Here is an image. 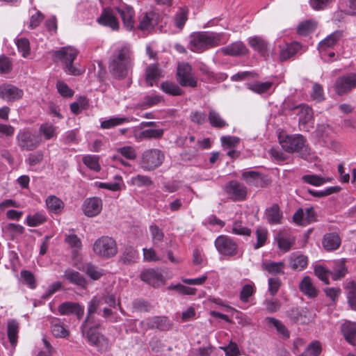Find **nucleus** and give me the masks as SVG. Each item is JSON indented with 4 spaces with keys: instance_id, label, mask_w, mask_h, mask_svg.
<instances>
[{
    "instance_id": "f257e3e1",
    "label": "nucleus",
    "mask_w": 356,
    "mask_h": 356,
    "mask_svg": "<svg viewBox=\"0 0 356 356\" xmlns=\"http://www.w3.org/2000/svg\"><path fill=\"white\" fill-rule=\"evenodd\" d=\"M133 61L131 51L127 45L118 47L110 57L108 69L111 74L116 79L126 78L131 71Z\"/></svg>"
},
{
    "instance_id": "f03ea898",
    "label": "nucleus",
    "mask_w": 356,
    "mask_h": 356,
    "mask_svg": "<svg viewBox=\"0 0 356 356\" xmlns=\"http://www.w3.org/2000/svg\"><path fill=\"white\" fill-rule=\"evenodd\" d=\"M278 140L282 149L288 153L297 152L302 158L310 154V148L307 140L300 134H287L281 131L278 134Z\"/></svg>"
},
{
    "instance_id": "7ed1b4c3",
    "label": "nucleus",
    "mask_w": 356,
    "mask_h": 356,
    "mask_svg": "<svg viewBox=\"0 0 356 356\" xmlns=\"http://www.w3.org/2000/svg\"><path fill=\"white\" fill-rule=\"evenodd\" d=\"M79 51L72 47L67 46L61 47L53 54L54 60L62 61L65 65V71L70 75L78 76L81 74L84 70L73 65V61L76 59Z\"/></svg>"
},
{
    "instance_id": "20e7f679",
    "label": "nucleus",
    "mask_w": 356,
    "mask_h": 356,
    "mask_svg": "<svg viewBox=\"0 0 356 356\" xmlns=\"http://www.w3.org/2000/svg\"><path fill=\"white\" fill-rule=\"evenodd\" d=\"M189 49L193 51H202L218 44L220 38L213 33L200 32L191 35Z\"/></svg>"
},
{
    "instance_id": "39448f33",
    "label": "nucleus",
    "mask_w": 356,
    "mask_h": 356,
    "mask_svg": "<svg viewBox=\"0 0 356 356\" xmlns=\"http://www.w3.org/2000/svg\"><path fill=\"white\" fill-rule=\"evenodd\" d=\"M165 159L164 153L159 149L145 150L140 160V167L145 171H152L162 165Z\"/></svg>"
},
{
    "instance_id": "423d86ee",
    "label": "nucleus",
    "mask_w": 356,
    "mask_h": 356,
    "mask_svg": "<svg viewBox=\"0 0 356 356\" xmlns=\"http://www.w3.org/2000/svg\"><path fill=\"white\" fill-rule=\"evenodd\" d=\"M100 326V323H97L94 325H90L88 329L81 330V332L83 337L87 339L88 342L102 353L107 349L108 340L104 335L97 332Z\"/></svg>"
},
{
    "instance_id": "0eeeda50",
    "label": "nucleus",
    "mask_w": 356,
    "mask_h": 356,
    "mask_svg": "<svg viewBox=\"0 0 356 356\" xmlns=\"http://www.w3.org/2000/svg\"><path fill=\"white\" fill-rule=\"evenodd\" d=\"M93 250L97 256L106 259L115 256L118 252L115 241L108 236H102L96 240Z\"/></svg>"
},
{
    "instance_id": "6e6552de",
    "label": "nucleus",
    "mask_w": 356,
    "mask_h": 356,
    "mask_svg": "<svg viewBox=\"0 0 356 356\" xmlns=\"http://www.w3.org/2000/svg\"><path fill=\"white\" fill-rule=\"evenodd\" d=\"M41 138L29 129L20 130L16 136L18 147L22 150L33 151L36 149L40 143Z\"/></svg>"
},
{
    "instance_id": "1a4fd4ad",
    "label": "nucleus",
    "mask_w": 356,
    "mask_h": 356,
    "mask_svg": "<svg viewBox=\"0 0 356 356\" xmlns=\"http://www.w3.org/2000/svg\"><path fill=\"white\" fill-rule=\"evenodd\" d=\"M214 245L218 252L224 256L234 257L238 252L237 243L225 235L218 236L214 241Z\"/></svg>"
},
{
    "instance_id": "9d476101",
    "label": "nucleus",
    "mask_w": 356,
    "mask_h": 356,
    "mask_svg": "<svg viewBox=\"0 0 356 356\" xmlns=\"http://www.w3.org/2000/svg\"><path fill=\"white\" fill-rule=\"evenodd\" d=\"M177 76L181 86L191 88L197 86V79L194 77L192 67L188 63H183L178 65Z\"/></svg>"
},
{
    "instance_id": "9b49d317",
    "label": "nucleus",
    "mask_w": 356,
    "mask_h": 356,
    "mask_svg": "<svg viewBox=\"0 0 356 356\" xmlns=\"http://www.w3.org/2000/svg\"><path fill=\"white\" fill-rule=\"evenodd\" d=\"M356 87V74L350 73L339 77L335 82V90L339 95L349 92Z\"/></svg>"
},
{
    "instance_id": "f8f14e48",
    "label": "nucleus",
    "mask_w": 356,
    "mask_h": 356,
    "mask_svg": "<svg viewBox=\"0 0 356 356\" xmlns=\"http://www.w3.org/2000/svg\"><path fill=\"white\" fill-rule=\"evenodd\" d=\"M225 191L234 201L244 200L247 195V188L237 181H231L225 186Z\"/></svg>"
},
{
    "instance_id": "ddd939ff",
    "label": "nucleus",
    "mask_w": 356,
    "mask_h": 356,
    "mask_svg": "<svg viewBox=\"0 0 356 356\" xmlns=\"http://www.w3.org/2000/svg\"><path fill=\"white\" fill-rule=\"evenodd\" d=\"M248 44L261 56L267 60L269 58L270 50L269 43L262 37L253 36L248 38Z\"/></svg>"
},
{
    "instance_id": "4468645a",
    "label": "nucleus",
    "mask_w": 356,
    "mask_h": 356,
    "mask_svg": "<svg viewBox=\"0 0 356 356\" xmlns=\"http://www.w3.org/2000/svg\"><path fill=\"white\" fill-rule=\"evenodd\" d=\"M140 279L153 287H159L165 282L163 274L154 268H149L140 273Z\"/></svg>"
},
{
    "instance_id": "2eb2a0df",
    "label": "nucleus",
    "mask_w": 356,
    "mask_h": 356,
    "mask_svg": "<svg viewBox=\"0 0 356 356\" xmlns=\"http://www.w3.org/2000/svg\"><path fill=\"white\" fill-rule=\"evenodd\" d=\"M60 315L75 314L78 319H81L84 314V307L78 302H64L58 307Z\"/></svg>"
},
{
    "instance_id": "dca6fc26",
    "label": "nucleus",
    "mask_w": 356,
    "mask_h": 356,
    "mask_svg": "<svg viewBox=\"0 0 356 356\" xmlns=\"http://www.w3.org/2000/svg\"><path fill=\"white\" fill-rule=\"evenodd\" d=\"M102 209V201L97 197L86 199L83 204V213L88 217H94L98 215Z\"/></svg>"
},
{
    "instance_id": "f3484780",
    "label": "nucleus",
    "mask_w": 356,
    "mask_h": 356,
    "mask_svg": "<svg viewBox=\"0 0 356 356\" xmlns=\"http://www.w3.org/2000/svg\"><path fill=\"white\" fill-rule=\"evenodd\" d=\"M24 92L17 87L3 84L0 86V97L7 101H15L22 97Z\"/></svg>"
},
{
    "instance_id": "a211bd4d",
    "label": "nucleus",
    "mask_w": 356,
    "mask_h": 356,
    "mask_svg": "<svg viewBox=\"0 0 356 356\" xmlns=\"http://www.w3.org/2000/svg\"><path fill=\"white\" fill-rule=\"evenodd\" d=\"M146 325L149 329L168 331L172 329V323L166 316H153L146 320Z\"/></svg>"
},
{
    "instance_id": "6ab92c4d",
    "label": "nucleus",
    "mask_w": 356,
    "mask_h": 356,
    "mask_svg": "<svg viewBox=\"0 0 356 356\" xmlns=\"http://www.w3.org/2000/svg\"><path fill=\"white\" fill-rule=\"evenodd\" d=\"M159 14L155 12L145 13L140 20L138 29L141 31H150L159 22Z\"/></svg>"
},
{
    "instance_id": "aec40b11",
    "label": "nucleus",
    "mask_w": 356,
    "mask_h": 356,
    "mask_svg": "<svg viewBox=\"0 0 356 356\" xmlns=\"http://www.w3.org/2000/svg\"><path fill=\"white\" fill-rule=\"evenodd\" d=\"M332 131L328 125L318 126L316 130V136L321 140L325 146L336 148L337 143L332 139Z\"/></svg>"
},
{
    "instance_id": "412c9836",
    "label": "nucleus",
    "mask_w": 356,
    "mask_h": 356,
    "mask_svg": "<svg viewBox=\"0 0 356 356\" xmlns=\"http://www.w3.org/2000/svg\"><path fill=\"white\" fill-rule=\"evenodd\" d=\"M221 52L226 56H239L248 53V49L241 41L233 42L221 48Z\"/></svg>"
},
{
    "instance_id": "4be33fe9",
    "label": "nucleus",
    "mask_w": 356,
    "mask_h": 356,
    "mask_svg": "<svg viewBox=\"0 0 356 356\" xmlns=\"http://www.w3.org/2000/svg\"><path fill=\"white\" fill-rule=\"evenodd\" d=\"M342 36L343 32L341 31H336L320 42L318 49L322 56H325L326 49L334 46L341 39Z\"/></svg>"
},
{
    "instance_id": "5701e85b",
    "label": "nucleus",
    "mask_w": 356,
    "mask_h": 356,
    "mask_svg": "<svg viewBox=\"0 0 356 356\" xmlns=\"http://www.w3.org/2000/svg\"><path fill=\"white\" fill-rule=\"evenodd\" d=\"M341 330L346 341L353 345H356V323L345 321L341 326Z\"/></svg>"
},
{
    "instance_id": "b1692460",
    "label": "nucleus",
    "mask_w": 356,
    "mask_h": 356,
    "mask_svg": "<svg viewBox=\"0 0 356 356\" xmlns=\"http://www.w3.org/2000/svg\"><path fill=\"white\" fill-rule=\"evenodd\" d=\"M98 23L102 25L111 27L113 30L119 29V23L117 18L109 9H104L100 17L97 19Z\"/></svg>"
},
{
    "instance_id": "393cba45",
    "label": "nucleus",
    "mask_w": 356,
    "mask_h": 356,
    "mask_svg": "<svg viewBox=\"0 0 356 356\" xmlns=\"http://www.w3.org/2000/svg\"><path fill=\"white\" fill-rule=\"evenodd\" d=\"M322 243L325 250L327 251L335 250L341 245V238L337 233H327L324 235Z\"/></svg>"
},
{
    "instance_id": "a878e982",
    "label": "nucleus",
    "mask_w": 356,
    "mask_h": 356,
    "mask_svg": "<svg viewBox=\"0 0 356 356\" xmlns=\"http://www.w3.org/2000/svg\"><path fill=\"white\" fill-rule=\"evenodd\" d=\"M301 47V44L298 42H293L290 44H287L280 51V61L284 62L289 60L300 49Z\"/></svg>"
},
{
    "instance_id": "bb28decb",
    "label": "nucleus",
    "mask_w": 356,
    "mask_h": 356,
    "mask_svg": "<svg viewBox=\"0 0 356 356\" xmlns=\"http://www.w3.org/2000/svg\"><path fill=\"white\" fill-rule=\"evenodd\" d=\"M300 291L310 298H314L318 296V290L314 286L311 278L305 276L299 284Z\"/></svg>"
},
{
    "instance_id": "cd10ccee",
    "label": "nucleus",
    "mask_w": 356,
    "mask_h": 356,
    "mask_svg": "<svg viewBox=\"0 0 356 356\" xmlns=\"http://www.w3.org/2000/svg\"><path fill=\"white\" fill-rule=\"evenodd\" d=\"M265 218L268 222L274 225L281 223L282 213L277 204L267 208L265 211Z\"/></svg>"
},
{
    "instance_id": "c85d7f7f",
    "label": "nucleus",
    "mask_w": 356,
    "mask_h": 356,
    "mask_svg": "<svg viewBox=\"0 0 356 356\" xmlns=\"http://www.w3.org/2000/svg\"><path fill=\"white\" fill-rule=\"evenodd\" d=\"M118 13L122 17L124 27L131 31L134 28V11L132 8L125 7L124 8H117Z\"/></svg>"
},
{
    "instance_id": "c756f323",
    "label": "nucleus",
    "mask_w": 356,
    "mask_h": 356,
    "mask_svg": "<svg viewBox=\"0 0 356 356\" xmlns=\"http://www.w3.org/2000/svg\"><path fill=\"white\" fill-rule=\"evenodd\" d=\"M46 205L48 210L55 214L60 213L63 208V202L55 195H49L46 200Z\"/></svg>"
},
{
    "instance_id": "7c9ffc66",
    "label": "nucleus",
    "mask_w": 356,
    "mask_h": 356,
    "mask_svg": "<svg viewBox=\"0 0 356 356\" xmlns=\"http://www.w3.org/2000/svg\"><path fill=\"white\" fill-rule=\"evenodd\" d=\"M163 134V131L161 129H149L140 131L135 134V138L138 142L143 140L159 138Z\"/></svg>"
},
{
    "instance_id": "2f4dec72",
    "label": "nucleus",
    "mask_w": 356,
    "mask_h": 356,
    "mask_svg": "<svg viewBox=\"0 0 356 356\" xmlns=\"http://www.w3.org/2000/svg\"><path fill=\"white\" fill-rule=\"evenodd\" d=\"M19 328V323L16 320L11 319L8 321L7 334L13 346L17 342Z\"/></svg>"
},
{
    "instance_id": "473e14b6",
    "label": "nucleus",
    "mask_w": 356,
    "mask_h": 356,
    "mask_svg": "<svg viewBox=\"0 0 356 356\" xmlns=\"http://www.w3.org/2000/svg\"><path fill=\"white\" fill-rule=\"evenodd\" d=\"M51 328L52 334L56 337L65 338L69 334V332L60 324L59 318H51Z\"/></svg>"
},
{
    "instance_id": "72a5a7b5",
    "label": "nucleus",
    "mask_w": 356,
    "mask_h": 356,
    "mask_svg": "<svg viewBox=\"0 0 356 356\" xmlns=\"http://www.w3.org/2000/svg\"><path fill=\"white\" fill-rule=\"evenodd\" d=\"M307 257L302 254H293L290 257V266L293 270H301L307 265Z\"/></svg>"
},
{
    "instance_id": "f704fd0d",
    "label": "nucleus",
    "mask_w": 356,
    "mask_h": 356,
    "mask_svg": "<svg viewBox=\"0 0 356 356\" xmlns=\"http://www.w3.org/2000/svg\"><path fill=\"white\" fill-rule=\"evenodd\" d=\"M85 272L91 279L94 280H99L103 275V270L91 263H87L79 268Z\"/></svg>"
},
{
    "instance_id": "c9c22d12",
    "label": "nucleus",
    "mask_w": 356,
    "mask_h": 356,
    "mask_svg": "<svg viewBox=\"0 0 356 356\" xmlns=\"http://www.w3.org/2000/svg\"><path fill=\"white\" fill-rule=\"evenodd\" d=\"M65 277L72 284H76L81 287H85L86 285L87 282L86 279L77 271H66L65 273Z\"/></svg>"
},
{
    "instance_id": "e433bc0d",
    "label": "nucleus",
    "mask_w": 356,
    "mask_h": 356,
    "mask_svg": "<svg viewBox=\"0 0 356 356\" xmlns=\"http://www.w3.org/2000/svg\"><path fill=\"white\" fill-rule=\"evenodd\" d=\"M317 23L313 19H308L299 24L297 28V32L300 35H307L314 31L316 29Z\"/></svg>"
},
{
    "instance_id": "4c0bfd02",
    "label": "nucleus",
    "mask_w": 356,
    "mask_h": 356,
    "mask_svg": "<svg viewBox=\"0 0 356 356\" xmlns=\"http://www.w3.org/2000/svg\"><path fill=\"white\" fill-rule=\"evenodd\" d=\"M40 138L44 137V140H48L56 136V127L50 123H43L39 128Z\"/></svg>"
},
{
    "instance_id": "58836bf2",
    "label": "nucleus",
    "mask_w": 356,
    "mask_h": 356,
    "mask_svg": "<svg viewBox=\"0 0 356 356\" xmlns=\"http://www.w3.org/2000/svg\"><path fill=\"white\" fill-rule=\"evenodd\" d=\"M138 252L131 246H127L121 256L120 261L124 264H130L136 261Z\"/></svg>"
},
{
    "instance_id": "ea45409f",
    "label": "nucleus",
    "mask_w": 356,
    "mask_h": 356,
    "mask_svg": "<svg viewBox=\"0 0 356 356\" xmlns=\"http://www.w3.org/2000/svg\"><path fill=\"white\" fill-rule=\"evenodd\" d=\"M241 177L246 183L254 186H257L259 182L261 180V174L252 170L243 172Z\"/></svg>"
},
{
    "instance_id": "a19ab883",
    "label": "nucleus",
    "mask_w": 356,
    "mask_h": 356,
    "mask_svg": "<svg viewBox=\"0 0 356 356\" xmlns=\"http://www.w3.org/2000/svg\"><path fill=\"white\" fill-rule=\"evenodd\" d=\"M272 85L273 83L270 81L255 82L248 84V88L257 94L261 95L267 92L272 87Z\"/></svg>"
},
{
    "instance_id": "79ce46f5",
    "label": "nucleus",
    "mask_w": 356,
    "mask_h": 356,
    "mask_svg": "<svg viewBox=\"0 0 356 356\" xmlns=\"http://www.w3.org/2000/svg\"><path fill=\"white\" fill-rule=\"evenodd\" d=\"M160 76V70L155 64L150 65L146 70V82L149 86H153V81Z\"/></svg>"
},
{
    "instance_id": "37998d69",
    "label": "nucleus",
    "mask_w": 356,
    "mask_h": 356,
    "mask_svg": "<svg viewBox=\"0 0 356 356\" xmlns=\"http://www.w3.org/2000/svg\"><path fill=\"white\" fill-rule=\"evenodd\" d=\"M284 264L283 262H268L263 265L264 270L270 274H284L283 268Z\"/></svg>"
},
{
    "instance_id": "c03bdc74",
    "label": "nucleus",
    "mask_w": 356,
    "mask_h": 356,
    "mask_svg": "<svg viewBox=\"0 0 356 356\" xmlns=\"http://www.w3.org/2000/svg\"><path fill=\"white\" fill-rule=\"evenodd\" d=\"M340 190L341 187L336 186L327 187V188L323 191H314L312 189H308L307 192L314 197H323L328 196L333 193H337L339 192Z\"/></svg>"
},
{
    "instance_id": "a18cd8bd",
    "label": "nucleus",
    "mask_w": 356,
    "mask_h": 356,
    "mask_svg": "<svg viewBox=\"0 0 356 356\" xmlns=\"http://www.w3.org/2000/svg\"><path fill=\"white\" fill-rule=\"evenodd\" d=\"M307 308H293L289 312V317L296 323H306V319H303V313H307Z\"/></svg>"
},
{
    "instance_id": "49530a36",
    "label": "nucleus",
    "mask_w": 356,
    "mask_h": 356,
    "mask_svg": "<svg viewBox=\"0 0 356 356\" xmlns=\"http://www.w3.org/2000/svg\"><path fill=\"white\" fill-rule=\"evenodd\" d=\"M161 90L167 94L171 95H180L182 94V90L175 83L165 81L161 85Z\"/></svg>"
},
{
    "instance_id": "de8ad7c7",
    "label": "nucleus",
    "mask_w": 356,
    "mask_h": 356,
    "mask_svg": "<svg viewBox=\"0 0 356 356\" xmlns=\"http://www.w3.org/2000/svg\"><path fill=\"white\" fill-rule=\"evenodd\" d=\"M71 111H78L81 110L90 109V104L88 99L85 96H79L76 101L72 103L70 105Z\"/></svg>"
},
{
    "instance_id": "09e8293b",
    "label": "nucleus",
    "mask_w": 356,
    "mask_h": 356,
    "mask_svg": "<svg viewBox=\"0 0 356 356\" xmlns=\"http://www.w3.org/2000/svg\"><path fill=\"white\" fill-rule=\"evenodd\" d=\"M266 321L268 323L273 324L276 327L277 331L282 334L284 338L287 339L289 337L290 334L289 330L281 321L273 317H267Z\"/></svg>"
},
{
    "instance_id": "8fccbe9b",
    "label": "nucleus",
    "mask_w": 356,
    "mask_h": 356,
    "mask_svg": "<svg viewBox=\"0 0 356 356\" xmlns=\"http://www.w3.org/2000/svg\"><path fill=\"white\" fill-rule=\"evenodd\" d=\"M322 350L321 344L318 341H313L311 342L304 353L302 356H318Z\"/></svg>"
},
{
    "instance_id": "3c124183",
    "label": "nucleus",
    "mask_w": 356,
    "mask_h": 356,
    "mask_svg": "<svg viewBox=\"0 0 356 356\" xmlns=\"http://www.w3.org/2000/svg\"><path fill=\"white\" fill-rule=\"evenodd\" d=\"M83 163L90 169L98 172L101 168L99 163V156L96 155H87L83 157Z\"/></svg>"
},
{
    "instance_id": "603ef678",
    "label": "nucleus",
    "mask_w": 356,
    "mask_h": 356,
    "mask_svg": "<svg viewBox=\"0 0 356 356\" xmlns=\"http://www.w3.org/2000/svg\"><path fill=\"white\" fill-rule=\"evenodd\" d=\"M115 182H99L96 184L99 188H106L112 191H118L121 189V184H122V179L120 176L115 177Z\"/></svg>"
},
{
    "instance_id": "864d4df0",
    "label": "nucleus",
    "mask_w": 356,
    "mask_h": 356,
    "mask_svg": "<svg viewBox=\"0 0 356 356\" xmlns=\"http://www.w3.org/2000/svg\"><path fill=\"white\" fill-rule=\"evenodd\" d=\"M303 182L319 186L327 182V179L317 175H305L302 177Z\"/></svg>"
},
{
    "instance_id": "5fc2aeb1",
    "label": "nucleus",
    "mask_w": 356,
    "mask_h": 356,
    "mask_svg": "<svg viewBox=\"0 0 356 356\" xmlns=\"http://www.w3.org/2000/svg\"><path fill=\"white\" fill-rule=\"evenodd\" d=\"M268 236V231L265 228L259 227L256 230L257 243L254 245V249L257 250L264 246Z\"/></svg>"
},
{
    "instance_id": "6e6d98bb",
    "label": "nucleus",
    "mask_w": 356,
    "mask_h": 356,
    "mask_svg": "<svg viewBox=\"0 0 356 356\" xmlns=\"http://www.w3.org/2000/svg\"><path fill=\"white\" fill-rule=\"evenodd\" d=\"M131 183L138 187H146L153 184V181L148 176L138 175L131 178Z\"/></svg>"
},
{
    "instance_id": "4d7b16f0",
    "label": "nucleus",
    "mask_w": 356,
    "mask_h": 356,
    "mask_svg": "<svg viewBox=\"0 0 356 356\" xmlns=\"http://www.w3.org/2000/svg\"><path fill=\"white\" fill-rule=\"evenodd\" d=\"M16 45L18 51L22 53V56L24 58L27 57L30 54V43L28 39L22 38L16 40Z\"/></svg>"
},
{
    "instance_id": "13d9d810",
    "label": "nucleus",
    "mask_w": 356,
    "mask_h": 356,
    "mask_svg": "<svg viewBox=\"0 0 356 356\" xmlns=\"http://www.w3.org/2000/svg\"><path fill=\"white\" fill-rule=\"evenodd\" d=\"M125 122H128L126 118H111L102 122L101 127L103 129H110L119 124H122Z\"/></svg>"
},
{
    "instance_id": "bf43d9fd",
    "label": "nucleus",
    "mask_w": 356,
    "mask_h": 356,
    "mask_svg": "<svg viewBox=\"0 0 356 356\" xmlns=\"http://www.w3.org/2000/svg\"><path fill=\"white\" fill-rule=\"evenodd\" d=\"M46 221V217L44 215L36 213L33 216H28L26 218V222L30 227H36L42 224Z\"/></svg>"
},
{
    "instance_id": "052dcab7",
    "label": "nucleus",
    "mask_w": 356,
    "mask_h": 356,
    "mask_svg": "<svg viewBox=\"0 0 356 356\" xmlns=\"http://www.w3.org/2000/svg\"><path fill=\"white\" fill-rule=\"evenodd\" d=\"M149 232L154 244H156L163 241L164 234L161 229L156 225H152L149 227Z\"/></svg>"
},
{
    "instance_id": "680f3d73",
    "label": "nucleus",
    "mask_w": 356,
    "mask_h": 356,
    "mask_svg": "<svg viewBox=\"0 0 356 356\" xmlns=\"http://www.w3.org/2000/svg\"><path fill=\"white\" fill-rule=\"evenodd\" d=\"M232 232L236 235L250 236L251 230L244 227L241 221L236 220L233 224Z\"/></svg>"
},
{
    "instance_id": "e2e57ef3",
    "label": "nucleus",
    "mask_w": 356,
    "mask_h": 356,
    "mask_svg": "<svg viewBox=\"0 0 356 356\" xmlns=\"http://www.w3.org/2000/svg\"><path fill=\"white\" fill-rule=\"evenodd\" d=\"M311 98L316 102H321L324 99L323 88L321 85L318 83H314L311 92Z\"/></svg>"
},
{
    "instance_id": "0e129e2a",
    "label": "nucleus",
    "mask_w": 356,
    "mask_h": 356,
    "mask_svg": "<svg viewBox=\"0 0 356 356\" xmlns=\"http://www.w3.org/2000/svg\"><path fill=\"white\" fill-rule=\"evenodd\" d=\"M168 289L170 290H176L179 293H180L181 294H184V295H195L196 293V291H197L196 289H195V288L186 286L181 284H175V285L171 284L168 287Z\"/></svg>"
},
{
    "instance_id": "69168bd1",
    "label": "nucleus",
    "mask_w": 356,
    "mask_h": 356,
    "mask_svg": "<svg viewBox=\"0 0 356 356\" xmlns=\"http://www.w3.org/2000/svg\"><path fill=\"white\" fill-rule=\"evenodd\" d=\"M20 275L25 284H26L31 289L35 288L36 283L35 277L31 271L24 270L21 271Z\"/></svg>"
},
{
    "instance_id": "338daca9",
    "label": "nucleus",
    "mask_w": 356,
    "mask_h": 356,
    "mask_svg": "<svg viewBox=\"0 0 356 356\" xmlns=\"http://www.w3.org/2000/svg\"><path fill=\"white\" fill-rule=\"evenodd\" d=\"M209 119L213 127L222 128L227 125L226 122L221 118L218 113H209Z\"/></svg>"
},
{
    "instance_id": "774afa93",
    "label": "nucleus",
    "mask_w": 356,
    "mask_h": 356,
    "mask_svg": "<svg viewBox=\"0 0 356 356\" xmlns=\"http://www.w3.org/2000/svg\"><path fill=\"white\" fill-rule=\"evenodd\" d=\"M277 244L280 250L287 252L291 249L293 244V240L282 236H279L277 238Z\"/></svg>"
}]
</instances>
